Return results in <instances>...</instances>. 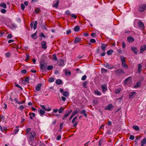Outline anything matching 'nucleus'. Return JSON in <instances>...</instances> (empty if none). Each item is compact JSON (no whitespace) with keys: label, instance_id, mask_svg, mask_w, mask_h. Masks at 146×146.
<instances>
[{"label":"nucleus","instance_id":"69168bd1","mask_svg":"<svg viewBox=\"0 0 146 146\" xmlns=\"http://www.w3.org/2000/svg\"><path fill=\"white\" fill-rule=\"evenodd\" d=\"M63 123H61L60 125V131H61L62 128V126L63 125Z\"/></svg>","mask_w":146,"mask_h":146},{"label":"nucleus","instance_id":"b1692460","mask_svg":"<svg viewBox=\"0 0 146 146\" xmlns=\"http://www.w3.org/2000/svg\"><path fill=\"white\" fill-rule=\"evenodd\" d=\"M59 66H63L64 65V62L62 60H60L59 61Z\"/></svg>","mask_w":146,"mask_h":146},{"label":"nucleus","instance_id":"2eb2a0df","mask_svg":"<svg viewBox=\"0 0 146 146\" xmlns=\"http://www.w3.org/2000/svg\"><path fill=\"white\" fill-rule=\"evenodd\" d=\"M64 71L65 75L66 76H68L71 74V72L69 70L65 69Z\"/></svg>","mask_w":146,"mask_h":146},{"label":"nucleus","instance_id":"6e6d98bb","mask_svg":"<svg viewBox=\"0 0 146 146\" xmlns=\"http://www.w3.org/2000/svg\"><path fill=\"white\" fill-rule=\"evenodd\" d=\"M21 9L22 10H24L25 8V5L23 3L21 4Z\"/></svg>","mask_w":146,"mask_h":146},{"label":"nucleus","instance_id":"dca6fc26","mask_svg":"<svg viewBox=\"0 0 146 146\" xmlns=\"http://www.w3.org/2000/svg\"><path fill=\"white\" fill-rule=\"evenodd\" d=\"M104 66L106 68L110 69H111L114 68L113 66H111L110 64L107 63L104 64Z\"/></svg>","mask_w":146,"mask_h":146},{"label":"nucleus","instance_id":"20e7f679","mask_svg":"<svg viewBox=\"0 0 146 146\" xmlns=\"http://www.w3.org/2000/svg\"><path fill=\"white\" fill-rule=\"evenodd\" d=\"M39 142V141L38 140H36V139H35V140L34 139L33 140L30 141L29 142V143L30 145L32 146H37V145L38 144Z\"/></svg>","mask_w":146,"mask_h":146},{"label":"nucleus","instance_id":"338daca9","mask_svg":"<svg viewBox=\"0 0 146 146\" xmlns=\"http://www.w3.org/2000/svg\"><path fill=\"white\" fill-rule=\"evenodd\" d=\"M71 32V31L70 30H67L66 31V34L67 35H68L70 34Z\"/></svg>","mask_w":146,"mask_h":146},{"label":"nucleus","instance_id":"f03ea898","mask_svg":"<svg viewBox=\"0 0 146 146\" xmlns=\"http://www.w3.org/2000/svg\"><path fill=\"white\" fill-rule=\"evenodd\" d=\"M36 135V133L35 131H31L29 133L28 135V137L30 141L34 140Z\"/></svg>","mask_w":146,"mask_h":146},{"label":"nucleus","instance_id":"9d476101","mask_svg":"<svg viewBox=\"0 0 146 146\" xmlns=\"http://www.w3.org/2000/svg\"><path fill=\"white\" fill-rule=\"evenodd\" d=\"M107 44L102 43L101 46L102 50L103 51H105L106 50V48L107 47Z\"/></svg>","mask_w":146,"mask_h":146},{"label":"nucleus","instance_id":"603ef678","mask_svg":"<svg viewBox=\"0 0 146 146\" xmlns=\"http://www.w3.org/2000/svg\"><path fill=\"white\" fill-rule=\"evenodd\" d=\"M77 117L76 116L74 117L72 120V123H74V122L75 120L77 119Z\"/></svg>","mask_w":146,"mask_h":146},{"label":"nucleus","instance_id":"774afa93","mask_svg":"<svg viewBox=\"0 0 146 146\" xmlns=\"http://www.w3.org/2000/svg\"><path fill=\"white\" fill-rule=\"evenodd\" d=\"M51 110V109L50 108H46L44 110L45 111H50Z\"/></svg>","mask_w":146,"mask_h":146},{"label":"nucleus","instance_id":"2f4dec72","mask_svg":"<svg viewBox=\"0 0 146 146\" xmlns=\"http://www.w3.org/2000/svg\"><path fill=\"white\" fill-rule=\"evenodd\" d=\"M113 51L111 49L108 50L107 52V53L108 55H111L112 54Z\"/></svg>","mask_w":146,"mask_h":146},{"label":"nucleus","instance_id":"0eeeda50","mask_svg":"<svg viewBox=\"0 0 146 146\" xmlns=\"http://www.w3.org/2000/svg\"><path fill=\"white\" fill-rule=\"evenodd\" d=\"M137 25L141 30H143L144 29V25L141 21H139L138 22Z\"/></svg>","mask_w":146,"mask_h":146},{"label":"nucleus","instance_id":"de8ad7c7","mask_svg":"<svg viewBox=\"0 0 146 146\" xmlns=\"http://www.w3.org/2000/svg\"><path fill=\"white\" fill-rule=\"evenodd\" d=\"M107 72V70L104 68H102L101 69V72L103 73H106Z\"/></svg>","mask_w":146,"mask_h":146},{"label":"nucleus","instance_id":"a19ab883","mask_svg":"<svg viewBox=\"0 0 146 146\" xmlns=\"http://www.w3.org/2000/svg\"><path fill=\"white\" fill-rule=\"evenodd\" d=\"M94 93L95 94L98 96H100L102 94L101 92L99 91L98 90L95 91H94Z\"/></svg>","mask_w":146,"mask_h":146},{"label":"nucleus","instance_id":"c756f323","mask_svg":"<svg viewBox=\"0 0 146 146\" xmlns=\"http://www.w3.org/2000/svg\"><path fill=\"white\" fill-rule=\"evenodd\" d=\"M62 82L61 80L60 79H57L55 82L58 85L60 84Z\"/></svg>","mask_w":146,"mask_h":146},{"label":"nucleus","instance_id":"bf43d9fd","mask_svg":"<svg viewBox=\"0 0 146 146\" xmlns=\"http://www.w3.org/2000/svg\"><path fill=\"white\" fill-rule=\"evenodd\" d=\"M15 86L19 88L21 90H23V89L22 88L19 84H16Z\"/></svg>","mask_w":146,"mask_h":146},{"label":"nucleus","instance_id":"4be33fe9","mask_svg":"<svg viewBox=\"0 0 146 146\" xmlns=\"http://www.w3.org/2000/svg\"><path fill=\"white\" fill-rule=\"evenodd\" d=\"M81 39L80 38L78 37H75V39L74 40V42L75 44H76V43L79 42L80 41H81Z\"/></svg>","mask_w":146,"mask_h":146},{"label":"nucleus","instance_id":"4d7b16f0","mask_svg":"<svg viewBox=\"0 0 146 146\" xmlns=\"http://www.w3.org/2000/svg\"><path fill=\"white\" fill-rule=\"evenodd\" d=\"M19 129H16L14 130V131H13V133L14 134H16L19 131Z\"/></svg>","mask_w":146,"mask_h":146},{"label":"nucleus","instance_id":"f3484780","mask_svg":"<svg viewBox=\"0 0 146 146\" xmlns=\"http://www.w3.org/2000/svg\"><path fill=\"white\" fill-rule=\"evenodd\" d=\"M46 43L45 41H43L41 43V45L42 48L44 49H46L47 48V46L46 45Z\"/></svg>","mask_w":146,"mask_h":146},{"label":"nucleus","instance_id":"5fc2aeb1","mask_svg":"<svg viewBox=\"0 0 146 146\" xmlns=\"http://www.w3.org/2000/svg\"><path fill=\"white\" fill-rule=\"evenodd\" d=\"M86 75H84L82 77L81 80L83 81L84 80L86 79Z\"/></svg>","mask_w":146,"mask_h":146},{"label":"nucleus","instance_id":"7ed1b4c3","mask_svg":"<svg viewBox=\"0 0 146 146\" xmlns=\"http://www.w3.org/2000/svg\"><path fill=\"white\" fill-rule=\"evenodd\" d=\"M46 64L44 61H42L40 62V68L41 70H46Z\"/></svg>","mask_w":146,"mask_h":146},{"label":"nucleus","instance_id":"f704fd0d","mask_svg":"<svg viewBox=\"0 0 146 146\" xmlns=\"http://www.w3.org/2000/svg\"><path fill=\"white\" fill-rule=\"evenodd\" d=\"M64 110V108L61 107L58 110V112L59 113H61Z\"/></svg>","mask_w":146,"mask_h":146},{"label":"nucleus","instance_id":"72a5a7b5","mask_svg":"<svg viewBox=\"0 0 146 146\" xmlns=\"http://www.w3.org/2000/svg\"><path fill=\"white\" fill-rule=\"evenodd\" d=\"M121 63H122L121 65H122V66L123 67H125V68H128V66L127 65V64H126L125 62H121Z\"/></svg>","mask_w":146,"mask_h":146},{"label":"nucleus","instance_id":"8fccbe9b","mask_svg":"<svg viewBox=\"0 0 146 146\" xmlns=\"http://www.w3.org/2000/svg\"><path fill=\"white\" fill-rule=\"evenodd\" d=\"M135 136L133 135H130L129 136V139L131 140H133L134 139Z\"/></svg>","mask_w":146,"mask_h":146},{"label":"nucleus","instance_id":"473e14b6","mask_svg":"<svg viewBox=\"0 0 146 146\" xmlns=\"http://www.w3.org/2000/svg\"><path fill=\"white\" fill-rule=\"evenodd\" d=\"M141 85V82L139 81L137 82L136 85L134 86V88H138L140 87Z\"/></svg>","mask_w":146,"mask_h":146},{"label":"nucleus","instance_id":"13d9d810","mask_svg":"<svg viewBox=\"0 0 146 146\" xmlns=\"http://www.w3.org/2000/svg\"><path fill=\"white\" fill-rule=\"evenodd\" d=\"M42 29H44L46 31H48V29L44 25H43L42 26Z\"/></svg>","mask_w":146,"mask_h":146},{"label":"nucleus","instance_id":"49530a36","mask_svg":"<svg viewBox=\"0 0 146 146\" xmlns=\"http://www.w3.org/2000/svg\"><path fill=\"white\" fill-rule=\"evenodd\" d=\"M53 66L51 65H50L48 66L47 68V69L48 70H51L53 69Z\"/></svg>","mask_w":146,"mask_h":146},{"label":"nucleus","instance_id":"ddd939ff","mask_svg":"<svg viewBox=\"0 0 146 146\" xmlns=\"http://www.w3.org/2000/svg\"><path fill=\"white\" fill-rule=\"evenodd\" d=\"M146 50V45H144L141 46L140 48V53H141Z\"/></svg>","mask_w":146,"mask_h":146},{"label":"nucleus","instance_id":"6e6552de","mask_svg":"<svg viewBox=\"0 0 146 146\" xmlns=\"http://www.w3.org/2000/svg\"><path fill=\"white\" fill-rule=\"evenodd\" d=\"M72 110H70L68 111L66 114L64 115V116L62 117V119L63 120H65L66 119V117H67L69 116L70 114L72 112Z\"/></svg>","mask_w":146,"mask_h":146},{"label":"nucleus","instance_id":"393cba45","mask_svg":"<svg viewBox=\"0 0 146 146\" xmlns=\"http://www.w3.org/2000/svg\"><path fill=\"white\" fill-rule=\"evenodd\" d=\"M89 82L88 81H86L84 82L82 84V86L85 88H87V85L88 84Z\"/></svg>","mask_w":146,"mask_h":146},{"label":"nucleus","instance_id":"052dcab7","mask_svg":"<svg viewBox=\"0 0 146 146\" xmlns=\"http://www.w3.org/2000/svg\"><path fill=\"white\" fill-rule=\"evenodd\" d=\"M5 55L6 57H9L10 56V54L9 52H8L6 53Z\"/></svg>","mask_w":146,"mask_h":146},{"label":"nucleus","instance_id":"7c9ffc66","mask_svg":"<svg viewBox=\"0 0 146 146\" xmlns=\"http://www.w3.org/2000/svg\"><path fill=\"white\" fill-rule=\"evenodd\" d=\"M80 29V27L78 26H75L74 28V30L76 32H78L79 31Z\"/></svg>","mask_w":146,"mask_h":146},{"label":"nucleus","instance_id":"a18cd8bd","mask_svg":"<svg viewBox=\"0 0 146 146\" xmlns=\"http://www.w3.org/2000/svg\"><path fill=\"white\" fill-rule=\"evenodd\" d=\"M138 66V71L140 72L141 70V68L142 67V66L141 65V64H139Z\"/></svg>","mask_w":146,"mask_h":146},{"label":"nucleus","instance_id":"09e8293b","mask_svg":"<svg viewBox=\"0 0 146 146\" xmlns=\"http://www.w3.org/2000/svg\"><path fill=\"white\" fill-rule=\"evenodd\" d=\"M31 130V129L30 128H27L26 131V134H28L30 131Z\"/></svg>","mask_w":146,"mask_h":146},{"label":"nucleus","instance_id":"39448f33","mask_svg":"<svg viewBox=\"0 0 146 146\" xmlns=\"http://www.w3.org/2000/svg\"><path fill=\"white\" fill-rule=\"evenodd\" d=\"M38 23L37 21H35V22L33 21L30 23V27L31 28H32L34 25L33 29L34 30H35L36 28V26Z\"/></svg>","mask_w":146,"mask_h":146},{"label":"nucleus","instance_id":"c03bdc74","mask_svg":"<svg viewBox=\"0 0 146 146\" xmlns=\"http://www.w3.org/2000/svg\"><path fill=\"white\" fill-rule=\"evenodd\" d=\"M141 143L145 144L146 143V138H144L141 141Z\"/></svg>","mask_w":146,"mask_h":146},{"label":"nucleus","instance_id":"bb28decb","mask_svg":"<svg viewBox=\"0 0 146 146\" xmlns=\"http://www.w3.org/2000/svg\"><path fill=\"white\" fill-rule=\"evenodd\" d=\"M37 35V31H36L35 33L32 34L31 35V38L34 39H35L37 38V37L36 36Z\"/></svg>","mask_w":146,"mask_h":146},{"label":"nucleus","instance_id":"c85d7f7f","mask_svg":"<svg viewBox=\"0 0 146 146\" xmlns=\"http://www.w3.org/2000/svg\"><path fill=\"white\" fill-rule=\"evenodd\" d=\"M120 58L121 61V62H125V58L123 56H120Z\"/></svg>","mask_w":146,"mask_h":146},{"label":"nucleus","instance_id":"e2e57ef3","mask_svg":"<svg viewBox=\"0 0 146 146\" xmlns=\"http://www.w3.org/2000/svg\"><path fill=\"white\" fill-rule=\"evenodd\" d=\"M21 72L25 74L27 73V70L25 69L21 71Z\"/></svg>","mask_w":146,"mask_h":146},{"label":"nucleus","instance_id":"680f3d73","mask_svg":"<svg viewBox=\"0 0 146 146\" xmlns=\"http://www.w3.org/2000/svg\"><path fill=\"white\" fill-rule=\"evenodd\" d=\"M120 91L121 90L120 89H117L115 90V93L117 94L120 92Z\"/></svg>","mask_w":146,"mask_h":146},{"label":"nucleus","instance_id":"1a4fd4ad","mask_svg":"<svg viewBox=\"0 0 146 146\" xmlns=\"http://www.w3.org/2000/svg\"><path fill=\"white\" fill-rule=\"evenodd\" d=\"M101 88L102 89V91L104 92H105L107 90V85L106 84H102L101 86Z\"/></svg>","mask_w":146,"mask_h":146},{"label":"nucleus","instance_id":"0e129e2a","mask_svg":"<svg viewBox=\"0 0 146 146\" xmlns=\"http://www.w3.org/2000/svg\"><path fill=\"white\" fill-rule=\"evenodd\" d=\"M1 13H5L6 12V10L5 9H2L1 11Z\"/></svg>","mask_w":146,"mask_h":146},{"label":"nucleus","instance_id":"9b49d317","mask_svg":"<svg viewBox=\"0 0 146 146\" xmlns=\"http://www.w3.org/2000/svg\"><path fill=\"white\" fill-rule=\"evenodd\" d=\"M59 3V1L58 0L54 1L53 2V4L52 7L57 8L58 7Z\"/></svg>","mask_w":146,"mask_h":146},{"label":"nucleus","instance_id":"79ce46f5","mask_svg":"<svg viewBox=\"0 0 146 146\" xmlns=\"http://www.w3.org/2000/svg\"><path fill=\"white\" fill-rule=\"evenodd\" d=\"M52 59L55 60H57V58L56 56V54H54L52 55Z\"/></svg>","mask_w":146,"mask_h":146},{"label":"nucleus","instance_id":"4c0bfd02","mask_svg":"<svg viewBox=\"0 0 146 146\" xmlns=\"http://www.w3.org/2000/svg\"><path fill=\"white\" fill-rule=\"evenodd\" d=\"M133 129L136 131H138L139 129V127L137 125L133 126Z\"/></svg>","mask_w":146,"mask_h":146},{"label":"nucleus","instance_id":"37998d69","mask_svg":"<svg viewBox=\"0 0 146 146\" xmlns=\"http://www.w3.org/2000/svg\"><path fill=\"white\" fill-rule=\"evenodd\" d=\"M39 113L40 115H43L45 113V111L42 110H40L39 111Z\"/></svg>","mask_w":146,"mask_h":146},{"label":"nucleus","instance_id":"a211bd4d","mask_svg":"<svg viewBox=\"0 0 146 146\" xmlns=\"http://www.w3.org/2000/svg\"><path fill=\"white\" fill-rule=\"evenodd\" d=\"M131 50L134 52L135 54H137L138 50L137 48L134 46H132L131 47Z\"/></svg>","mask_w":146,"mask_h":146},{"label":"nucleus","instance_id":"ea45409f","mask_svg":"<svg viewBox=\"0 0 146 146\" xmlns=\"http://www.w3.org/2000/svg\"><path fill=\"white\" fill-rule=\"evenodd\" d=\"M54 78H53L52 77L50 78L48 80V81L50 82H54Z\"/></svg>","mask_w":146,"mask_h":146},{"label":"nucleus","instance_id":"412c9836","mask_svg":"<svg viewBox=\"0 0 146 146\" xmlns=\"http://www.w3.org/2000/svg\"><path fill=\"white\" fill-rule=\"evenodd\" d=\"M42 85V84L41 83H40L36 86V89L37 91H39L41 89V87Z\"/></svg>","mask_w":146,"mask_h":146},{"label":"nucleus","instance_id":"f257e3e1","mask_svg":"<svg viewBox=\"0 0 146 146\" xmlns=\"http://www.w3.org/2000/svg\"><path fill=\"white\" fill-rule=\"evenodd\" d=\"M114 72L115 75L119 76L122 75L125 73L124 71L121 68L115 70Z\"/></svg>","mask_w":146,"mask_h":146},{"label":"nucleus","instance_id":"3c124183","mask_svg":"<svg viewBox=\"0 0 146 146\" xmlns=\"http://www.w3.org/2000/svg\"><path fill=\"white\" fill-rule=\"evenodd\" d=\"M25 81L27 83H29V78L28 77H26L25 79Z\"/></svg>","mask_w":146,"mask_h":146},{"label":"nucleus","instance_id":"423d86ee","mask_svg":"<svg viewBox=\"0 0 146 146\" xmlns=\"http://www.w3.org/2000/svg\"><path fill=\"white\" fill-rule=\"evenodd\" d=\"M146 9V5L143 4L141 5L139 8V10L141 12H142L145 11Z\"/></svg>","mask_w":146,"mask_h":146},{"label":"nucleus","instance_id":"6ab92c4d","mask_svg":"<svg viewBox=\"0 0 146 146\" xmlns=\"http://www.w3.org/2000/svg\"><path fill=\"white\" fill-rule=\"evenodd\" d=\"M136 94L135 92H132L130 93L129 95V98H133L134 96H135Z\"/></svg>","mask_w":146,"mask_h":146},{"label":"nucleus","instance_id":"c9c22d12","mask_svg":"<svg viewBox=\"0 0 146 146\" xmlns=\"http://www.w3.org/2000/svg\"><path fill=\"white\" fill-rule=\"evenodd\" d=\"M0 6L1 7H3L4 8H6L7 6L6 4L4 3H2L0 5Z\"/></svg>","mask_w":146,"mask_h":146},{"label":"nucleus","instance_id":"a878e982","mask_svg":"<svg viewBox=\"0 0 146 146\" xmlns=\"http://www.w3.org/2000/svg\"><path fill=\"white\" fill-rule=\"evenodd\" d=\"M92 102L94 106L97 105L98 104V101L97 99H95L93 100Z\"/></svg>","mask_w":146,"mask_h":146},{"label":"nucleus","instance_id":"58836bf2","mask_svg":"<svg viewBox=\"0 0 146 146\" xmlns=\"http://www.w3.org/2000/svg\"><path fill=\"white\" fill-rule=\"evenodd\" d=\"M40 8H39L38 7L36 8L35 9V12L37 14L38 13H39V12H40Z\"/></svg>","mask_w":146,"mask_h":146},{"label":"nucleus","instance_id":"864d4df0","mask_svg":"<svg viewBox=\"0 0 146 146\" xmlns=\"http://www.w3.org/2000/svg\"><path fill=\"white\" fill-rule=\"evenodd\" d=\"M24 108V107L23 106L21 105L20 106V107L19 108V109L21 111H23Z\"/></svg>","mask_w":146,"mask_h":146},{"label":"nucleus","instance_id":"e433bc0d","mask_svg":"<svg viewBox=\"0 0 146 146\" xmlns=\"http://www.w3.org/2000/svg\"><path fill=\"white\" fill-rule=\"evenodd\" d=\"M63 95L66 97H67L69 96V93L67 91H65L63 92Z\"/></svg>","mask_w":146,"mask_h":146},{"label":"nucleus","instance_id":"4468645a","mask_svg":"<svg viewBox=\"0 0 146 146\" xmlns=\"http://www.w3.org/2000/svg\"><path fill=\"white\" fill-rule=\"evenodd\" d=\"M132 79L130 77H129L128 78H126L124 81V84L125 85H127L128 83H129L130 82L131 79Z\"/></svg>","mask_w":146,"mask_h":146},{"label":"nucleus","instance_id":"5701e85b","mask_svg":"<svg viewBox=\"0 0 146 146\" xmlns=\"http://www.w3.org/2000/svg\"><path fill=\"white\" fill-rule=\"evenodd\" d=\"M80 111V109H77L75 111L72 113V115L74 117L75 115L77 114Z\"/></svg>","mask_w":146,"mask_h":146},{"label":"nucleus","instance_id":"f8f14e48","mask_svg":"<svg viewBox=\"0 0 146 146\" xmlns=\"http://www.w3.org/2000/svg\"><path fill=\"white\" fill-rule=\"evenodd\" d=\"M113 108V106L111 104H109L105 108V109L111 110L112 108Z\"/></svg>","mask_w":146,"mask_h":146},{"label":"nucleus","instance_id":"cd10ccee","mask_svg":"<svg viewBox=\"0 0 146 146\" xmlns=\"http://www.w3.org/2000/svg\"><path fill=\"white\" fill-rule=\"evenodd\" d=\"M80 113L81 114H83L84 115L85 117H87V115L86 113V111L85 110H84L81 111H80Z\"/></svg>","mask_w":146,"mask_h":146},{"label":"nucleus","instance_id":"aec40b11","mask_svg":"<svg viewBox=\"0 0 146 146\" xmlns=\"http://www.w3.org/2000/svg\"><path fill=\"white\" fill-rule=\"evenodd\" d=\"M127 40L129 42H132L134 41V39L132 36L127 37Z\"/></svg>","mask_w":146,"mask_h":146}]
</instances>
